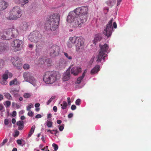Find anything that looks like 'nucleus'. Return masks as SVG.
Instances as JSON below:
<instances>
[{
  "instance_id": "nucleus-1",
  "label": "nucleus",
  "mask_w": 151,
  "mask_h": 151,
  "mask_svg": "<svg viewBox=\"0 0 151 151\" xmlns=\"http://www.w3.org/2000/svg\"><path fill=\"white\" fill-rule=\"evenodd\" d=\"M88 10L87 6L76 8L73 11L70 12L67 17V22L72 23L75 28L81 27L86 21Z\"/></svg>"
},
{
  "instance_id": "nucleus-2",
  "label": "nucleus",
  "mask_w": 151,
  "mask_h": 151,
  "mask_svg": "<svg viewBox=\"0 0 151 151\" xmlns=\"http://www.w3.org/2000/svg\"><path fill=\"white\" fill-rule=\"evenodd\" d=\"M60 17L59 15L58 14L51 15L45 24V29L52 31L55 30L58 27Z\"/></svg>"
},
{
  "instance_id": "nucleus-3",
  "label": "nucleus",
  "mask_w": 151,
  "mask_h": 151,
  "mask_svg": "<svg viewBox=\"0 0 151 151\" xmlns=\"http://www.w3.org/2000/svg\"><path fill=\"white\" fill-rule=\"evenodd\" d=\"M60 78V75L56 72H47L43 76V80L47 84L53 83L58 80Z\"/></svg>"
},
{
  "instance_id": "nucleus-4",
  "label": "nucleus",
  "mask_w": 151,
  "mask_h": 151,
  "mask_svg": "<svg viewBox=\"0 0 151 151\" xmlns=\"http://www.w3.org/2000/svg\"><path fill=\"white\" fill-rule=\"evenodd\" d=\"M99 47V54L96 60L98 62H101L102 59L104 60L105 57L107 56V55L105 54V53L106 52L107 50L109 48L108 45L106 44H105L103 45L100 44Z\"/></svg>"
},
{
  "instance_id": "nucleus-5",
  "label": "nucleus",
  "mask_w": 151,
  "mask_h": 151,
  "mask_svg": "<svg viewBox=\"0 0 151 151\" xmlns=\"http://www.w3.org/2000/svg\"><path fill=\"white\" fill-rule=\"evenodd\" d=\"M112 22L113 19H112L108 22L103 31V33L107 37H110L111 35L113 27L115 29L117 28V24L115 22H113V27L112 26Z\"/></svg>"
},
{
  "instance_id": "nucleus-6",
  "label": "nucleus",
  "mask_w": 151,
  "mask_h": 151,
  "mask_svg": "<svg viewBox=\"0 0 151 151\" xmlns=\"http://www.w3.org/2000/svg\"><path fill=\"white\" fill-rule=\"evenodd\" d=\"M21 10L19 6L14 7L11 12L9 16L7 18L9 20L16 19L22 15Z\"/></svg>"
},
{
  "instance_id": "nucleus-7",
  "label": "nucleus",
  "mask_w": 151,
  "mask_h": 151,
  "mask_svg": "<svg viewBox=\"0 0 151 151\" xmlns=\"http://www.w3.org/2000/svg\"><path fill=\"white\" fill-rule=\"evenodd\" d=\"M43 38L42 34L38 31H34L28 37V39L31 42H37L39 40Z\"/></svg>"
},
{
  "instance_id": "nucleus-8",
  "label": "nucleus",
  "mask_w": 151,
  "mask_h": 151,
  "mask_svg": "<svg viewBox=\"0 0 151 151\" xmlns=\"http://www.w3.org/2000/svg\"><path fill=\"white\" fill-rule=\"evenodd\" d=\"M23 77L25 81L29 83L34 86L36 85V81L32 73L28 71L24 72Z\"/></svg>"
},
{
  "instance_id": "nucleus-9",
  "label": "nucleus",
  "mask_w": 151,
  "mask_h": 151,
  "mask_svg": "<svg viewBox=\"0 0 151 151\" xmlns=\"http://www.w3.org/2000/svg\"><path fill=\"white\" fill-rule=\"evenodd\" d=\"M59 51V47L56 45H52L50 47L49 49L50 55L52 57H55L58 55Z\"/></svg>"
},
{
  "instance_id": "nucleus-10",
  "label": "nucleus",
  "mask_w": 151,
  "mask_h": 151,
  "mask_svg": "<svg viewBox=\"0 0 151 151\" xmlns=\"http://www.w3.org/2000/svg\"><path fill=\"white\" fill-rule=\"evenodd\" d=\"M0 38L3 40H9L12 38L10 28L5 29L1 33Z\"/></svg>"
},
{
  "instance_id": "nucleus-11",
  "label": "nucleus",
  "mask_w": 151,
  "mask_h": 151,
  "mask_svg": "<svg viewBox=\"0 0 151 151\" xmlns=\"http://www.w3.org/2000/svg\"><path fill=\"white\" fill-rule=\"evenodd\" d=\"M11 61L14 66L16 67L18 69L20 68L22 64L20 63V59L18 57L15 56L13 57L12 58Z\"/></svg>"
},
{
  "instance_id": "nucleus-12",
  "label": "nucleus",
  "mask_w": 151,
  "mask_h": 151,
  "mask_svg": "<svg viewBox=\"0 0 151 151\" xmlns=\"http://www.w3.org/2000/svg\"><path fill=\"white\" fill-rule=\"evenodd\" d=\"M8 49V44L4 42H0V54Z\"/></svg>"
},
{
  "instance_id": "nucleus-13",
  "label": "nucleus",
  "mask_w": 151,
  "mask_h": 151,
  "mask_svg": "<svg viewBox=\"0 0 151 151\" xmlns=\"http://www.w3.org/2000/svg\"><path fill=\"white\" fill-rule=\"evenodd\" d=\"M81 72V69L78 67H75L73 68L71 70V73L74 76L77 75L79 73Z\"/></svg>"
},
{
  "instance_id": "nucleus-14",
  "label": "nucleus",
  "mask_w": 151,
  "mask_h": 151,
  "mask_svg": "<svg viewBox=\"0 0 151 151\" xmlns=\"http://www.w3.org/2000/svg\"><path fill=\"white\" fill-rule=\"evenodd\" d=\"M22 41L19 39L14 40L12 43V45L13 47L16 48H19L20 47L22 44Z\"/></svg>"
},
{
  "instance_id": "nucleus-15",
  "label": "nucleus",
  "mask_w": 151,
  "mask_h": 151,
  "mask_svg": "<svg viewBox=\"0 0 151 151\" xmlns=\"http://www.w3.org/2000/svg\"><path fill=\"white\" fill-rule=\"evenodd\" d=\"M70 68H69L63 74V77L62 79L63 81H65L68 80L70 77Z\"/></svg>"
},
{
  "instance_id": "nucleus-16",
  "label": "nucleus",
  "mask_w": 151,
  "mask_h": 151,
  "mask_svg": "<svg viewBox=\"0 0 151 151\" xmlns=\"http://www.w3.org/2000/svg\"><path fill=\"white\" fill-rule=\"evenodd\" d=\"M8 3L3 0H0V11L5 9L8 6Z\"/></svg>"
},
{
  "instance_id": "nucleus-17",
  "label": "nucleus",
  "mask_w": 151,
  "mask_h": 151,
  "mask_svg": "<svg viewBox=\"0 0 151 151\" xmlns=\"http://www.w3.org/2000/svg\"><path fill=\"white\" fill-rule=\"evenodd\" d=\"M12 38L16 37L18 35L19 32L17 29L14 28H10Z\"/></svg>"
},
{
  "instance_id": "nucleus-18",
  "label": "nucleus",
  "mask_w": 151,
  "mask_h": 151,
  "mask_svg": "<svg viewBox=\"0 0 151 151\" xmlns=\"http://www.w3.org/2000/svg\"><path fill=\"white\" fill-rule=\"evenodd\" d=\"M32 24V23L30 22H23L22 25L21 26L22 29L24 30H25L27 29L28 28L31 26Z\"/></svg>"
},
{
  "instance_id": "nucleus-19",
  "label": "nucleus",
  "mask_w": 151,
  "mask_h": 151,
  "mask_svg": "<svg viewBox=\"0 0 151 151\" xmlns=\"http://www.w3.org/2000/svg\"><path fill=\"white\" fill-rule=\"evenodd\" d=\"M84 44H80L76 46V51L78 52H82L84 49Z\"/></svg>"
},
{
  "instance_id": "nucleus-20",
  "label": "nucleus",
  "mask_w": 151,
  "mask_h": 151,
  "mask_svg": "<svg viewBox=\"0 0 151 151\" xmlns=\"http://www.w3.org/2000/svg\"><path fill=\"white\" fill-rule=\"evenodd\" d=\"M83 44H84V41L83 38L82 37H78L75 44V46Z\"/></svg>"
},
{
  "instance_id": "nucleus-21",
  "label": "nucleus",
  "mask_w": 151,
  "mask_h": 151,
  "mask_svg": "<svg viewBox=\"0 0 151 151\" xmlns=\"http://www.w3.org/2000/svg\"><path fill=\"white\" fill-rule=\"evenodd\" d=\"M100 66L99 65H96L92 69L91 71V73L92 74L97 73L99 70Z\"/></svg>"
},
{
  "instance_id": "nucleus-22",
  "label": "nucleus",
  "mask_w": 151,
  "mask_h": 151,
  "mask_svg": "<svg viewBox=\"0 0 151 151\" xmlns=\"http://www.w3.org/2000/svg\"><path fill=\"white\" fill-rule=\"evenodd\" d=\"M101 36L99 35H96L95 36L94 41V42L93 43L96 44L95 43V42H97L98 41H100L101 40Z\"/></svg>"
},
{
  "instance_id": "nucleus-23",
  "label": "nucleus",
  "mask_w": 151,
  "mask_h": 151,
  "mask_svg": "<svg viewBox=\"0 0 151 151\" xmlns=\"http://www.w3.org/2000/svg\"><path fill=\"white\" fill-rule=\"evenodd\" d=\"M35 125H33L32 127H31V129H30V131L29 132V134L28 136V138H29L32 134L34 133L35 129Z\"/></svg>"
},
{
  "instance_id": "nucleus-24",
  "label": "nucleus",
  "mask_w": 151,
  "mask_h": 151,
  "mask_svg": "<svg viewBox=\"0 0 151 151\" xmlns=\"http://www.w3.org/2000/svg\"><path fill=\"white\" fill-rule=\"evenodd\" d=\"M28 2V0H18L17 3H19L22 5H24Z\"/></svg>"
},
{
  "instance_id": "nucleus-25",
  "label": "nucleus",
  "mask_w": 151,
  "mask_h": 151,
  "mask_svg": "<svg viewBox=\"0 0 151 151\" xmlns=\"http://www.w3.org/2000/svg\"><path fill=\"white\" fill-rule=\"evenodd\" d=\"M4 96L8 100H12V97L10 94L8 93H4Z\"/></svg>"
},
{
  "instance_id": "nucleus-26",
  "label": "nucleus",
  "mask_w": 151,
  "mask_h": 151,
  "mask_svg": "<svg viewBox=\"0 0 151 151\" xmlns=\"http://www.w3.org/2000/svg\"><path fill=\"white\" fill-rule=\"evenodd\" d=\"M77 39V37H70L69 38V41L74 45V44H76V43Z\"/></svg>"
},
{
  "instance_id": "nucleus-27",
  "label": "nucleus",
  "mask_w": 151,
  "mask_h": 151,
  "mask_svg": "<svg viewBox=\"0 0 151 151\" xmlns=\"http://www.w3.org/2000/svg\"><path fill=\"white\" fill-rule=\"evenodd\" d=\"M60 106H61L62 109H64L66 108L68 106V104L66 101H63L62 103L60 104Z\"/></svg>"
},
{
  "instance_id": "nucleus-28",
  "label": "nucleus",
  "mask_w": 151,
  "mask_h": 151,
  "mask_svg": "<svg viewBox=\"0 0 151 151\" xmlns=\"http://www.w3.org/2000/svg\"><path fill=\"white\" fill-rule=\"evenodd\" d=\"M64 55L66 57L67 59L69 60H71L72 59V56L69 55L66 52H63Z\"/></svg>"
},
{
  "instance_id": "nucleus-29",
  "label": "nucleus",
  "mask_w": 151,
  "mask_h": 151,
  "mask_svg": "<svg viewBox=\"0 0 151 151\" xmlns=\"http://www.w3.org/2000/svg\"><path fill=\"white\" fill-rule=\"evenodd\" d=\"M8 73V71L6 70L5 71V73L2 76V79L4 80H7L8 77L7 75V74Z\"/></svg>"
},
{
  "instance_id": "nucleus-30",
  "label": "nucleus",
  "mask_w": 151,
  "mask_h": 151,
  "mask_svg": "<svg viewBox=\"0 0 151 151\" xmlns=\"http://www.w3.org/2000/svg\"><path fill=\"white\" fill-rule=\"evenodd\" d=\"M17 80L16 78H15L14 80L11 81H10L9 85L12 86L13 85H17Z\"/></svg>"
},
{
  "instance_id": "nucleus-31",
  "label": "nucleus",
  "mask_w": 151,
  "mask_h": 151,
  "mask_svg": "<svg viewBox=\"0 0 151 151\" xmlns=\"http://www.w3.org/2000/svg\"><path fill=\"white\" fill-rule=\"evenodd\" d=\"M46 125L48 127H51L52 126L53 123L49 120H47L46 122Z\"/></svg>"
},
{
  "instance_id": "nucleus-32",
  "label": "nucleus",
  "mask_w": 151,
  "mask_h": 151,
  "mask_svg": "<svg viewBox=\"0 0 151 151\" xmlns=\"http://www.w3.org/2000/svg\"><path fill=\"white\" fill-rule=\"evenodd\" d=\"M17 91V90L15 88H12L11 89L10 91V93L12 95H15V93Z\"/></svg>"
},
{
  "instance_id": "nucleus-33",
  "label": "nucleus",
  "mask_w": 151,
  "mask_h": 151,
  "mask_svg": "<svg viewBox=\"0 0 151 151\" xmlns=\"http://www.w3.org/2000/svg\"><path fill=\"white\" fill-rule=\"evenodd\" d=\"M31 95L30 93H25L24 94L23 96L25 98H28L30 97Z\"/></svg>"
},
{
  "instance_id": "nucleus-34",
  "label": "nucleus",
  "mask_w": 151,
  "mask_h": 151,
  "mask_svg": "<svg viewBox=\"0 0 151 151\" xmlns=\"http://www.w3.org/2000/svg\"><path fill=\"white\" fill-rule=\"evenodd\" d=\"M30 65L27 64H24L23 66V68L25 70H27L30 68Z\"/></svg>"
},
{
  "instance_id": "nucleus-35",
  "label": "nucleus",
  "mask_w": 151,
  "mask_h": 151,
  "mask_svg": "<svg viewBox=\"0 0 151 151\" xmlns=\"http://www.w3.org/2000/svg\"><path fill=\"white\" fill-rule=\"evenodd\" d=\"M55 98V96H52L47 102V104L49 105L50 103L52 101L53 99Z\"/></svg>"
},
{
  "instance_id": "nucleus-36",
  "label": "nucleus",
  "mask_w": 151,
  "mask_h": 151,
  "mask_svg": "<svg viewBox=\"0 0 151 151\" xmlns=\"http://www.w3.org/2000/svg\"><path fill=\"white\" fill-rule=\"evenodd\" d=\"M17 124L18 126L24 125V122L22 121H19L17 123Z\"/></svg>"
},
{
  "instance_id": "nucleus-37",
  "label": "nucleus",
  "mask_w": 151,
  "mask_h": 151,
  "mask_svg": "<svg viewBox=\"0 0 151 151\" xmlns=\"http://www.w3.org/2000/svg\"><path fill=\"white\" fill-rule=\"evenodd\" d=\"M83 78V77H82V76H81V77L78 78L76 81L77 83L79 84L81 83V80Z\"/></svg>"
},
{
  "instance_id": "nucleus-38",
  "label": "nucleus",
  "mask_w": 151,
  "mask_h": 151,
  "mask_svg": "<svg viewBox=\"0 0 151 151\" xmlns=\"http://www.w3.org/2000/svg\"><path fill=\"white\" fill-rule=\"evenodd\" d=\"M1 83L2 85H6L7 83V82L6 80L2 79Z\"/></svg>"
},
{
  "instance_id": "nucleus-39",
  "label": "nucleus",
  "mask_w": 151,
  "mask_h": 151,
  "mask_svg": "<svg viewBox=\"0 0 151 151\" xmlns=\"http://www.w3.org/2000/svg\"><path fill=\"white\" fill-rule=\"evenodd\" d=\"M46 62L48 64V65H50L52 62V60L51 59H47L46 60Z\"/></svg>"
},
{
  "instance_id": "nucleus-40",
  "label": "nucleus",
  "mask_w": 151,
  "mask_h": 151,
  "mask_svg": "<svg viewBox=\"0 0 151 151\" xmlns=\"http://www.w3.org/2000/svg\"><path fill=\"white\" fill-rule=\"evenodd\" d=\"M74 44L71 43L70 41L68 42L67 43L68 47L69 48H71L74 45Z\"/></svg>"
},
{
  "instance_id": "nucleus-41",
  "label": "nucleus",
  "mask_w": 151,
  "mask_h": 151,
  "mask_svg": "<svg viewBox=\"0 0 151 151\" xmlns=\"http://www.w3.org/2000/svg\"><path fill=\"white\" fill-rule=\"evenodd\" d=\"M52 146L54 148V149L55 150H57L58 148V146L55 143H53Z\"/></svg>"
},
{
  "instance_id": "nucleus-42",
  "label": "nucleus",
  "mask_w": 151,
  "mask_h": 151,
  "mask_svg": "<svg viewBox=\"0 0 151 151\" xmlns=\"http://www.w3.org/2000/svg\"><path fill=\"white\" fill-rule=\"evenodd\" d=\"M64 125L63 124H62L60 126H59V129L60 131H62L64 129Z\"/></svg>"
},
{
  "instance_id": "nucleus-43",
  "label": "nucleus",
  "mask_w": 151,
  "mask_h": 151,
  "mask_svg": "<svg viewBox=\"0 0 151 151\" xmlns=\"http://www.w3.org/2000/svg\"><path fill=\"white\" fill-rule=\"evenodd\" d=\"M28 115L30 116H32L34 115L33 113L31 111H29L27 114Z\"/></svg>"
},
{
  "instance_id": "nucleus-44",
  "label": "nucleus",
  "mask_w": 151,
  "mask_h": 151,
  "mask_svg": "<svg viewBox=\"0 0 151 151\" xmlns=\"http://www.w3.org/2000/svg\"><path fill=\"white\" fill-rule=\"evenodd\" d=\"M4 63V61L2 59H0V68L2 66Z\"/></svg>"
},
{
  "instance_id": "nucleus-45",
  "label": "nucleus",
  "mask_w": 151,
  "mask_h": 151,
  "mask_svg": "<svg viewBox=\"0 0 151 151\" xmlns=\"http://www.w3.org/2000/svg\"><path fill=\"white\" fill-rule=\"evenodd\" d=\"M17 143L19 145H20L22 146V139H18L17 141Z\"/></svg>"
},
{
  "instance_id": "nucleus-46",
  "label": "nucleus",
  "mask_w": 151,
  "mask_h": 151,
  "mask_svg": "<svg viewBox=\"0 0 151 151\" xmlns=\"http://www.w3.org/2000/svg\"><path fill=\"white\" fill-rule=\"evenodd\" d=\"M6 104L7 107H9L11 104V102L9 101H6Z\"/></svg>"
},
{
  "instance_id": "nucleus-47",
  "label": "nucleus",
  "mask_w": 151,
  "mask_h": 151,
  "mask_svg": "<svg viewBox=\"0 0 151 151\" xmlns=\"http://www.w3.org/2000/svg\"><path fill=\"white\" fill-rule=\"evenodd\" d=\"M80 102L81 100L80 99H78L76 101V104L77 105H79Z\"/></svg>"
},
{
  "instance_id": "nucleus-48",
  "label": "nucleus",
  "mask_w": 151,
  "mask_h": 151,
  "mask_svg": "<svg viewBox=\"0 0 151 151\" xmlns=\"http://www.w3.org/2000/svg\"><path fill=\"white\" fill-rule=\"evenodd\" d=\"M76 106L74 105H72L71 106V109L72 110H74L76 109Z\"/></svg>"
},
{
  "instance_id": "nucleus-49",
  "label": "nucleus",
  "mask_w": 151,
  "mask_h": 151,
  "mask_svg": "<svg viewBox=\"0 0 151 151\" xmlns=\"http://www.w3.org/2000/svg\"><path fill=\"white\" fill-rule=\"evenodd\" d=\"M9 123V120L7 119H5L4 120V124L6 125H8Z\"/></svg>"
},
{
  "instance_id": "nucleus-50",
  "label": "nucleus",
  "mask_w": 151,
  "mask_h": 151,
  "mask_svg": "<svg viewBox=\"0 0 151 151\" xmlns=\"http://www.w3.org/2000/svg\"><path fill=\"white\" fill-rule=\"evenodd\" d=\"M24 125L22 126H18V129L19 130H22L23 129Z\"/></svg>"
},
{
  "instance_id": "nucleus-51",
  "label": "nucleus",
  "mask_w": 151,
  "mask_h": 151,
  "mask_svg": "<svg viewBox=\"0 0 151 151\" xmlns=\"http://www.w3.org/2000/svg\"><path fill=\"white\" fill-rule=\"evenodd\" d=\"M19 134V132L18 131H16L15 132V137L18 136Z\"/></svg>"
},
{
  "instance_id": "nucleus-52",
  "label": "nucleus",
  "mask_w": 151,
  "mask_h": 151,
  "mask_svg": "<svg viewBox=\"0 0 151 151\" xmlns=\"http://www.w3.org/2000/svg\"><path fill=\"white\" fill-rule=\"evenodd\" d=\"M17 112L16 111H13L12 113V116L13 117H14L16 115Z\"/></svg>"
},
{
  "instance_id": "nucleus-53",
  "label": "nucleus",
  "mask_w": 151,
  "mask_h": 151,
  "mask_svg": "<svg viewBox=\"0 0 151 151\" xmlns=\"http://www.w3.org/2000/svg\"><path fill=\"white\" fill-rule=\"evenodd\" d=\"M42 116L41 114H38L36 116L35 118H41Z\"/></svg>"
},
{
  "instance_id": "nucleus-54",
  "label": "nucleus",
  "mask_w": 151,
  "mask_h": 151,
  "mask_svg": "<svg viewBox=\"0 0 151 151\" xmlns=\"http://www.w3.org/2000/svg\"><path fill=\"white\" fill-rule=\"evenodd\" d=\"M26 144L25 141L23 139H22V146L23 147V146L25 145Z\"/></svg>"
},
{
  "instance_id": "nucleus-55",
  "label": "nucleus",
  "mask_w": 151,
  "mask_h": 151,
  "mask_svg": "<svg viewBox=\"0 0 151 151\" xmlns=\"http://www.w3.org/2000/svg\"><path fill=\"white\" fill-rule=\"evenodd\" d=\"M122 0H117V6H118L120 5Z\"/></svg>"
},
{
  "instance_id": "nucleus-56",
  "label": "nucleus",
  "mask_w": 151,
  "mask_h": 151,
  "mask_svg": "<svg viewBox=\"0 0 151 151\" xmlns=\"http://www.w3.org/2000/svg\"><path fill=\"white\" fill-rule=\"evenodd\" d=\"M73 113H70L68 115V117L69 118H72L73 116Z\"/></svg>"
},
{
  "instance_id": "nucleus-57",
  "label": "nucleus",
  "mask_w": 151,
  "mask_h": 151,
  "mask_svg": "<svg viewBox=\"0 0 151 151\" xmlns=\"http://www.w3.org/2000/svg\"><path fill=\"white\" fill-rule=\"evenodd\" d=\"M53 109L55 112H56L57 110V107L55 106H54L53 108Z\"/></svg>"
},
{
  "instance_id": "nucleus-58",
  "label": "nucleus",
  "mask_w": 151,
  "mask_h": 151,
  "mask_svg": "<svg viewBox=\"0 0 151 151\" xmlns=\"http://www.w3.org/2000/svg\"><path fill=\"white\" fill-rule=\"evenodd\" d=\"M40 106V104L39 103H37L35 104V107L36 108Z\"/></svg>"
},
{
  "instance_id": "nucleus-59",
  "label": "nucleus",
  "mask_w": 151,
  "mask_h": 151,
  "mask_svg": "<svg viewBox=\"0 0 151 151\" xmlns=\"http://www.w3.org/2000/svg\"><path fill=\"white\" fill-rule=\"evenodd\" d=\"M86 72H87V71H86V70H85L83 73V74H82V77H84V76H85V74L86 73Z\"/></svg>"
},
{
  "instance_id": "nucleus-60",
  "label": "nucleus",
  "mask_w": 151,
  "mask_h": 151,
  "mask_svg": "<svg viewBox=\"0 0 151 151\" xmlns=\"http://www.w3.org/2000/svg\"><path fill=\"white\" fill-rule=\"evenodd\" d=\"M7 75L8 77H12V73H9V72L7 74Z\"/></svg>"
},
{
  "instance_id": "nucleus-61",
  "label": "nucleus",
  "mask_w": 151,
  "mask_h": 151,
  "mask_svg": "<svg viewBox=\"0 0 151 151\" xmlns=\"http://www.w3.org/2000/svg\"><path fill=\"white\" fill-rule=\"evenodd\" d=\"M7 141V139H4L3 140V141L2 142V145H4L5 143H6Z\"/></svg>"
},
{
  "instance_id": "nucleus-62",
  "label": "nucleus",
  "mask_w": 151,
  "mask_h": 151,
  "mask_svg": "<svg viewBox=\"0 0 151 151\" xmlns=\"http://www.w3.org/2000/svg\"><path fill=\"white\" fill-rule=\"evenodd\" d=\"M16 120L15 119L13 118L12 119V122L13 124H14L16 122Z\"/></svg>"
},
{
  "instance_id": "nucleus-63",
  "label": "nucleus",
  "mask_w": 151,
  "mask_h": 151,
  "mask_svg": "<svg viewBox=\"0 0 151 151\" xmlns=\"http://www.w3.org/2000/svg\"><path fill=\"white\" fill-rule=\"evenodd\" d=\"M4 108L2 105L0 104V110H2Z\"/></svg>"
},
{
  "instance_id": "nucleus-64",
  "label": "nucleus",
  "mask_w": 151,
  "mask_h": 151,
  "mask_svg": "<svg viewBox=\"0 0 151 151\" xmlns=\"http://www.w3.org/2000/svg\"><path fill=\"white\" fill-rule=\"evenodd\" d=\"M57 122L58 124H60L62 122V121L60 120H58L57 121Z\"/></svg>"
}]
</instances>
